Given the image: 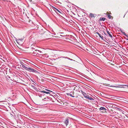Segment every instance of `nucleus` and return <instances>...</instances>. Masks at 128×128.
<instances>
[{"label": "nucleus", "mask_w": 128, "mask_h": 128, "mask_svg": "<svg viewBox=\"0 0 128 128\" xmlns=\"http://www.w3.org/2000/svg\"><path fill=\"white\" fill-rule=\"evenodd\" d=\"M32 53L34 54V55H42V52L40 50L34 49L32 50Z\"/></svg>", "instance_id": "f257e3e1"}, {"label": "nucleus", "mask_w": 128, "mask_h": 128, "mask_svg": "<svg viewBox=\"0 0 128 128\" xmlns=\"http://www.w3.org/2000/svg\"><path fill=\"white\" fill-rule=\"evenodd\" d=\"M24 68H25V70L30 72H32L36 73H38V72L37 71L32 68H30L27 66H26V67L24 66Z\"/></svg>", "instance_id": "f03ea898"}, {"label": "nucleus", "mask_w": 128, "mask_h": 128, "mask_svg": "<svg viewBox=\"0 0 128 128\" xmlns=\"http://www.w3.org/2000/svg\"><path fill=\"white\" fill-rule=\"evenodd\" d=\"M46 91L45 90L39 91L42 93H44L47 94H50L51 92H52V91L48 90L46 89Z\"/></svg>", "instance_id": "7ed1b4c3"}, {"label": "nucleus", "mask_w": 128, "mask_h": 128, "mask_svg": "<svg viewBox=\"0 0 128 128\" xmlns=\"http://www.w3.org/2000/svg\"><path fill=\"white\" fill-rule=\"evenodd\" d=\"M50 33L49 32H46L44 33L43 35L45 37L48 38L49 37V36L50 35Z\"/></svg>", "instance_id": "20e7f679"}, {"label": "nucleus", "mask_w": 128, "mask_h": 128, "mask_svg": "<svg viewBox=\"0 0 128 128\" xmlns=\"http://www.w3.org/2000/svg\"><path fill=\"white\" fill-rule=\"evenodd\" d=\"M107 32L110 38H112V33L111 32H110L107 30Z\"/></svg>", "instance_id": "39448f33"}, {"label": "nucleus", "mask_w": 128, "mask_h": 128, "mask_svg": "<svg viewBox=\"0 0 128 128\" xmlns=\"http://www.w3.org/2000/svg\"><path fill=\"white\" fill-rule=\"evenodd\" d=\"M54 10L56 12H58L60 14H62V12H61V10H59L57 8H54Z\"/></svg>", "instance_id": "423d86ee"}, {"label": "nucleus", "mask_w": 128, "mask_h": 128, "mask_svg": "<svg viewBox=\"0 0 128 128\" xmlns=\"http://www.w3.org/2000/svg\"><path fill=\"white\" fill-rule=\"evenodd\" d=\"M20 64L22 65V66H22V68L25 69V68H24V67H26V66L25 65H26V64L23 63L22 62H20Z\"/></svg>", "instance_id": "0eeeda50"}, {"label": "nucleus", "mask_w": 128, "mask_h": 128, "mask_svg": "<svg viewBox=\"0 0 128 128\" xmlns=\"http://www.w3.org/2000/svg\"><path fill=\"white\" fill-rule=\"evenodd\" d=\"M85 98L86 99H88L90 100H93L94 99L91 97H89V96H85Z\"/></svg>", "instance_id": "6e6552de"}, {"label": "nucleus", "mask_w": 128, "mask_h": 128, "mask_svg": "<svg viewBox=\"0 0 128 128\" xmlns=\"http://www.w3.org/2000/svg\"><path fill=\"white\" fill-rule=\"evenodd\" d=\"M69 120L68 119H66V120L64 122V123L66 126H67L68 124Z\"/></svg>", "instance_id": "1a4fd4ad"}, {"label": "nucleus", "mask_w": 128, "mask_h": 128, "mask_svg": "<svg viewBox=\"0 0 128 128\" xmlns=\"http://www.w3.org/2000/svg\"><path fill=\"white\" fill-rule=\"evenodd\" d=\"M96 33L98 35L99 37L102 39V40H103L104 37L102 36L99 34L98 32H96Z\"/></svg>", "instance_id": "9d476101"}, {"label": "nucleus", "mask_w": 128, "mask_h": 128, "mask_svg": "<svg viewBox=\"0 0 128 128\" xmlns=\"http://www.w3.org/2000/svg\"><path fill=\"white\" fill-rule=\"evenodd\" d=\"M90 16L92 18L96 16V14H94L92 13H90Z\"/></svg>", "instance_id": "9b49d317"}, {"label": "nucleus", "mask_w": 128, "mask_h": 128, "mask_svg": "<svg viewBox=\"0 0 128 128\" xmlns=\"http://www.w3.org/2000/svg\"><path fill=\"white\" fill-rule=\"evenodd\" d=\"M67 58L69 60H73L72 59H70V58H68L67 57H64V56H61V57H58V58Z\"/></svg>", "instance_id": "f8f14e48"}, {"label": "nucleus", "mask_w": 128, "mask_h": 128, "mask_svg": "<svg viewBox=\"0 0 128 128\" xmlns=\"http://www.w3.org/2000/svg\"><path fill=\"white\" fill-rule=\"evenodd\" d=\"M76 88H78V89L79 90H80V89L81 88L79 86H78V87H77L76 86H75V87H74V88L73 89V90H75L76 89V91H77V89Z\"/></svg>", "instance_id": "ddd939ff"}, {"label": "nucleus", "mask_w": 128, "mask_h": 128, "mask_svg": "<svg viewBox=\"0 0 128 128\" xmlns=\"http://www.w3.org/2000/svg\"><path fill=\"white\" fill-rule=\"evenodd\" d=\"M81 92L83 94V96H84L85 98V96H86V93L85 92H83L82 90H81Z\"/></svg>", "instance_id": "4468645a"}, {"label": "nucleus", "mask_w": 128, "mask_h": 128, "mask_svg": "<svg viewBox=\"0 0 128 128\" xmlns=\"http://www.w3.org/2000/svg\"><path fill=\"white\" fill-rule=\"evenodd\" d=\"M31 86L32 87V88L33 89H34V90H36L37 91L38 90L37 88L35 86H34L33 85H31Z\"/></svg>", "instance_id": "2eb2a0df"}, {"label": "nucleus", "mask_w": 128, "mask_h": 128, "mask_svg": "<svg viewBox=\"0 0 128 128\" xmlns=\"http://www.w3.org/2000/svg\"><path fill=\"white\" fill-rule=\"evenodd\" d=\"M106 86H111V87H116V88H120V87H120V86H108V84H106ZM121 88H124V87H121Z\"/></svg>", "instance_id": "dca6fc26"}, {"label": "nucleus", "mask_w": 128, "mask_h": 128, "mask_svg": "<svg viewBox=\"0 0 128 128\" xmlns=\"http://www.w3.org/2000/svg\"><path fill=\"white\" fill-rule=\"evenodd\" d=\"M106 18H100V21H104L106 20Z\"/></svg>", "instance_id": "f3484780"}, {"label": "nucleus", "mask_w": 128, "mask_h": 128, "mask_svg": "<svg viewBox=\"0 0 128 128\" xmlns=\"http://www.w3.org/2000/svg\"><path fill=\"white\" fill-rule=\"evenodd\" d=\"M99 110H106V109H105V108L103 107H101L100 108H99Z\"/></svg>", "instance_id": "a211bd4d"}, {"label": "nucleus", "mask_w": 128, "mask_h": 128, "mask_svg": "<svg viewBox=\"0 0 128 128\" xmlns=\"http://www.w3.org/2000/svg\"><path fill=\"white\" fill-rule=\"evenodd\" d=\"M67 94L68 95H69L70 96L72 97H74V96H72V94H70V93H68Z\"/></svg>", "instance_id": "6ab92c4d"}, {"label": "nucleus", "mask_w": 128, "mask_h": 128, "mask_svg": "<svg viewBox=\"0 0 128 128\" xmlns=\"http://www.w3.org/2000/svg\"><path fill=\"white\" fill-rule=\"evenodd\" d=\"M39 1V0H34L33 2L35 3L38 2Z\"/></svg>", "instance_id": "aec40b11"}, {"label": "nucleus", "mask_w": 128, "mask_h": 128, "mask_svg": "<svg viewBox=\"0 0 128 128\" xmlns=\"http://www.w3.org/2000/svg\"><path fill=\"white\" fill-rule=\"evenodd\" d=\"M44 101H48V100L46 99V98H45L44 99L42 100V102Z\"/></svg>", "instance_id": "412c9836"}, {"label": "nucleus", "mask_w": 128, "mask_h": 128, "mask_svg": "<svg viewBox=\"0 0 128 128\" xmlns=\"http://www.w3.org/2000/svg\"><path fill=\"white\" fill-rule=\"evenodd\" d=\"M117 108V110L119 111H122V110L120 108Z\"/></svg>", "instance_id": "4be33fe9"}, {"label": "nucleus", "mask_w": 128, "mask_h": 128, "mask_svg": "<svg viewBox=\"0 0 128 128\" xmlns=\"http://www.w3.org/2000/svg\"><path fill=\"white\" fill-rule=\"evenodd\" d=\"M112 17V16L110 15H108V18H110Z\"/></svg>", "instance_id": "5701e85b"}, {"label": "nucleus", "mask_w": 128, "mask_h": 128, "mask_svg": "<svg viewBox=\"0 0 128 128\" xmlns=\"http://www.w3.org/2000/svg\"><path fill=\"white\" fill-rule=\"evenodd\" d=\"M86 70L88 72H89L90 71V69L88 68H87V69H86Z\"/></svg>", "instance_id": "b1692460"}, {"label": "nucleus", "mask_w": 128, "mask_h": 128, "mask_svg": "<svg viewBox=\"0 0 128 128\" xmlns=\"http://www.w3.org/2000/svg\"><path fill=\"white\" fill-rule=\"evenodd\" d=\"M123 34H124V35H125V36H126V34L125 33V32H122Z\"/></svg>", "instance_id": "393cba45"}, {"label": "nucleus", "mask_w": 128, "mask_h": 128, "mask_svg": "<svg viewBox=\"0 0 128 128\" xmlns=\"http://www.w3.org/2000/svg\"><path fill=\"white\" fill-rule=\"evenodd\" d=\"M120 86H126L127 85H120Z\"/></svg>", "instance_id": "a878e982"}, {"label": "nucleus", "mask_w": 128, "mask_h": 128, "mask_svg": "<svg viewBox=\"0 0 128 128\" xmlns=\"http://www.w3.org/2000/svg\"><path fill=\"white\" fill-rule=\"evenodd\" d=\"M42 95L41 94H40L39 95V96L40 97H41L42 96Z\"/></svg>", "instance_id": "bb28decb"}, {"label": "nucleus", "mask_w": 128, "mask_h": 128, "mask_svg": "<svg viewBox=\"0 0 128 128\" xmlns=\"http://www.w3.org/2000/svg\"><path fill=\"white\" fill-rule=\"evenodd\" d=\"M7 77H8V78H10V76H7Z\"/></svg>", "instance_id": "cd10ccee"}, {"label": "nucleus", "mask_w": 128, "mask_h": 128, "mask_svg": "<svg viewBox=\"0 0 128 128\" xmlns=\"http://www.w3.org/2000/svg\"><path fill=\"white\" fill-rule=\"evenodd\" d=\"M104 34L106 35V34L105 33V32H104Z\"/></svg>", "instance_id": "c85d7f7f"}, {"label": "nucleus", "mask_w": 128, "mask_h": 128, "mask_svg": "<svg viewBox=\"0 0 128 128\" xmlns=\"http://www.w3.org/2000/svg\"><path fill=\"white\" fill-rule=\"evenodd\" d=\"M72 94H74V91H73V92H72Z\"/></svg>", "instance_id": "c756f323"}, {"label": "nucleus", "mask_w": 128, "mask_h": 128, "mask_svg": "<svg viewBox=\"0 0 128 128\" xmlns=\"http://www.w3.org/2000/svg\"><path fill=\"white\" fill-rule=\"evenodd\" d=\"M56 1H57V2H58V0H56Z\"/></svg>", "instance_id": "7c9ffc66"}, {"label": "nucleus", "mask_w": 128, "mask_h": 128, "mask_svg": "<svg viewBox=\"0 0 128 128\" xmlns=\"http://www.w3.org/2000/svg\"><path fill=\"white\" fill-rule=\"evenodd\" d=\"M107 80H109V79L108 78Z\"/></svg>", "instance_id": "2f4dec72"}, {"label": "nucleus", "mask_w": 128, "mask_h": 128, "mask_svg": "<svg viewBox=\"0 0 128 128\" xmlns=\"http://www.w3.org/2000/svg\"><path fill=\"white\" fill-rule=\"evenodd\" d=\"M48 57V56H46V57Z\"/></svg>", "instance_id": "473e14b6"}, {"label": "nucleus", "mask_w": 128, "mask_h": 128, "mask_svg": "<svg viewBox=\"0 0 128 128\" xmlns=\"http://www.w3.org/2000/svg\"><path fill=\"white\" fill-rule=\"evenodd\" d=\"M47 104V103H46L45 104Z\"/></svg>", "instance_id": "72a5a7b5"}, {"label": "nucleus", "mask_w": 128, "mask_h": 128, "mask_svg": "<svg viewBox=\"0 0 128 128\" xmlns=\"http://www.w3.org/2000/svg\"><path fill=\"white\" fill-rule=\"evenodd\" d=\"M105 112H106V111H105Z\"/></svg>", "instance_id": "f704fd0d"}, {"label": "nucleus", "mask_w": 128, "mask_h": 128, "mask_svg": "<svg viewBox=\"0 0 128 128\" xmlns=\"http://www.w3.org/2000/svg\"><path fill=\"white\" fill-rule=\"evenodd\" d=\"M30 64H32V63H30Z\"/></svg>", "instance_id": "c9c22d12"}]
</instances>
